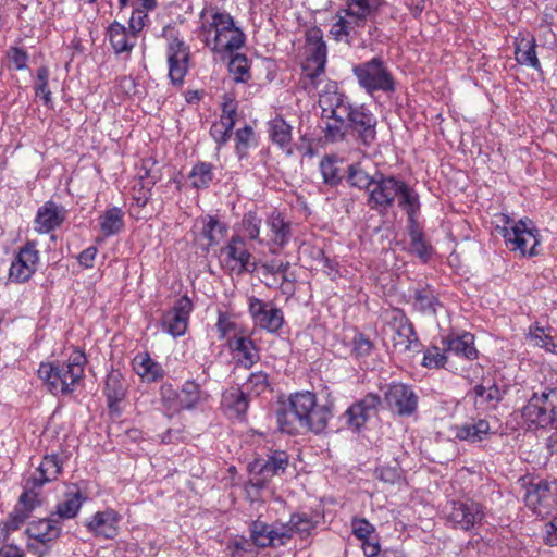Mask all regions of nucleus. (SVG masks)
<instances>
[{"label": "nucleus", "mask_w": 557, "mask_h": 557, "mask_svg": "<svg viewBox=\"0 0 557 557\" xmlns=\"http://www.w3.org/2000/svg\"><path fill=\"white\" fill-rule=\"evenodd\" d=\"M398 200V206L405 210L410 220L420 209L418 194L404 181L393 175L375 173V181L369 191L368 206L381 214H385Z\"/></svg>", "instance_id": "obj_1"}, {"label": "nucleus", "mask_w": 557, "mask_h": 557, "mask_svg": "<svg viewBox=\"0 0 557 557\" xmlns=\"http://www.w3.org/2000/svg\"><path fill=\"white\" fill-rule=\"evenodd\" d=\"M200 35L205 45L215 53H233L245 45L244 32L226 12L215 11L211 21L202 22Z\"/></svg>", "instance_id": "obj_2"}, {"label": "nucleus", "mask_w": 557, "mask_h": 557, "mask_svg": "<svg viewBox=\"0 0 557 557\" xmlns=\"http://www.w3.org/2000/svg\"><path fill=\"white\" fill-rule=\"evenodd\" d=\"M85 363V354L76 350L70 356L67 363H41L38 375L52 394H67L83 377Z\"/></svg>", "instance_id": "obj_3"}, {"label": "nucleus", "mask_w": 557, "mask_h": 557, "mask_svg": "<svg viewBox=\"0 0 557 557\" xmlns=\"http://www.w3.org/2000/svg\"><path fill=\"white\" fill-rule=\"evenodd\" d=\"M352 73L359 86L369 95L377 91L389 94L396 89L393 74L381 57L355 65Z\"/></svg>", "instance_id": "obj_4"}, {"label": "nucleus", "mask_w": 557, "mask_h": 557, "mask_svg": "<svg viewBox=\"0 0 557 557\" xmlns=\"http://www.w3.org/2000/svg\"><path fill=\"white\" fill-rule=\"evenodd\" d=\"M305 53L302 84L306 89L312 90L320 82L326 62V45L320 28L311 27L306 32Z\"/></svg>", "instance_id": "obj_5"}, {"label": "nucleus", "mask_w": 557, "mask_h": 557, "mask_svg": "<svg viewBox=\"0 0 557 557\" xmlns=\"http://www.w3.org/2000/svg\"><path fill=\"white\" fill-rule=\"evenodd\" d=\"M346 9L337 14V22L330 29V34L337 41L350 44L351 34L356 35L357 29L364 26L367 17L371 14L373 3L370 0H347Z\"/></svg>", "instance_id": "obj_6"}, {"label": "nucleus", "mask_w": 557, "mask_h": 557, "mask_svg": "<svg viewBox=\"0 0 557 557\" xmlns=\"http://www.w3.org/2000/svg\"><path fill=\"white\" fill-rule=\"evenodd\" d=\"M484 517L483 506L470 498L453 500L447 507V521L456 530L471 531L481 525Z\"/></svg>", "instance_id": "obj_7"}, {"label": "nucleus", "mask_w": 557, "mask_h": 557, "mask_svg": "<svg viewBox=\"0 0 557 557\" xmlns=\"http://www.w3.org/2000/svg\"><path fill=\"white\" fill-rule=\"evenodd\" d=\"M502 221L504 222V227L502 230L503 236L505 238L507 247L512 251H520L522 256L527 253L529 256H534L535 247L539 244L537 239V230L529 228L527 222L520 220L513 226L508 227L511 223V220L508 215L502 214Z\"/></svg>", "instance_id": "obj_8"}, {"label": "nucleus", "mask_w": 557, "mask_h": 557, "mask_svg": "<svg viewBox=\"0 0 557 557\" xmlns=\"http://www.w3.org/2000/svg\"><path fill=\"white\" fill-rule=\"evenodd\" d=\"M289 463L288 455L283 450H275L267 458L256 459L249 465L250 483L262 488L275 475L285 472Z\"/></svg>", "instance_id": "obj_9"}, {"label": "nucleus", "mask_w": 557, "mask_h": 557, "mask_svg": "<svg viewBox=\"0 0 557 557\" xmlns=\"http://www.w3.org/2000/svg\"><path fill=\"white\" fill-rule=\"evenodd\" d=\"M347 122L359 144L370 147L375 141L377 120L364 106H351L347 111Z\"/></svg>", "instance_id": "obj_10"}, {"label": "nucleus", "mask_w": 557, "mask_h": 557, "mask_svg": "<svg viewBox=\"0 0 557 557\" xmlns=\"http://www.w3.org/2000/svg\"><path fill=\"white\" fill-rule=\"evenodd\" d=\"M384 333L386 336L391 337L393 347L399 352L409 350L411 345L418 342L412 324L400 309H394L392 311Z\"/></svg>", "instance_id": "obj_11"}, {"label": "nucleus", "mask_w": 557, "mask_h": 557, "mask_svg": "<svg viewBox=\"0 0 557 557\" xmlns=\"http://www.w3.org/2000/svg\"><path fill=\"white\" fill-rule=\"evenodd\" d=\"M524 502L537 516H548L557 507V484L547 481L531 484L527 488Z\"/></svg>", "instance_id": "obj_12"}, {"label": "nucleus", "mask_w": 557, "mask_h": 557, "mask_svg": "<svg viewBox=\"0 0 557 557\" xmlns=\"http://www.w3.org/2000/svg\"><path fill=\"white\" fill-rule=\"evenodd\" d=\"M248 309L255 326L269 333H276L284 323L282 309L277 308L272 301H263L251 297Z\"/></svg>", "instance_id": "obj_13"}, {"label": "nucleus", "mask_w": 557, "mask_h": 557, "mask_svg": "<svg viewBox=\"0 0 557 557\" xmlns=\"http://www.w3.org/2000/svg\"><path fill=\"white\" fill-rule=\"evenodd\" d=\"M169 77L175 85H181L186 76L190 61L189 46L175 37L168 45Z\"/></svg>", "instance_id": "obj_14"}, {"label": "nucleus", "mask_w": 557, "mask_h": 557, "mask_svg": "<svg viewBox=\"0 0 557 557\" xmlns=\"http://www.w3.org/2000/svg\"><path fill=\"white\" fill-rule=\"evenodd\" d=\"M38 261L39 253L36 249V243L29 240L20 249L12 262L9 270V278L16 283L28 281L35 273Z\"/></svg>", "instance_id": "obj_15"}, {"label": "nucleus", "mask_w": 557, "mask_h": 557, "mask_svg": "<svg viewBox=\"0 0 557 557\" xmlns=\"http://www.w3.org/2000/svg\"><path fill=\"white\" fill-rule=\"evenodd\" d=\"M191 310V300L187 296L180 297L173 308L163 314L161 320L162 330L173 337L184 335Z\"/></svg>", "instance_id": "obj_16"}, {"label": "nucleus", "mask_w": 557, "mask_h": 557, "mask_svg": "<svg viewBox=\"0 0 557 557\" xmlns=\"http://www.w3.org/2000/svg\"><path fill=\"white\" fill-rule=\"evenodd\" d=\"M384 403L399 416H410L417 409L418 397L410 386L401 383L392 384L384 393Z\"/></svg>", "instance_id": "obj_17"}, {"label": "nucleus", "mask_w": 557, "mask_h": 557, "mask_svg": "<svg viewBox=\"0 0 557 557\" xmlns=\"http://www.w3.org/2000/svg\"><path fill=\"white\" fill-rule=\"evenodd\" d=\"M38 504V494L33 490L25 491L20 496L18 506L10 517L0 524V542L5 541L10 532L17 530Z\"/></svg>", "instance_id": "obj_18"}, {"label": "nucleus", "mask_w": 557, "mask_h": 557, "mask_svg": "<svg viewBox=\"0 0 557 557\" xmlns=\"http://www.w3.org/2000/svg\"><path fill=\"white\" fill-rule=\"evenodd\" d=\"M288 530L284 523L275 522L268 524L263 521L256 520L250 525V536L255 545L258 547L285 545L288 541Z\"/></svg>", "instance_id": "obj_19"}, {"label": "nucleus", "mask_w": 557, "mask_h": 557, "mask_svg": "<svg viewBox=\"0 0 557 557\" xmlns=\"http://www.w3.org/2000/svg\"><path fill=\"white\" fill-rule=\"evenodd\" d=\"M381 404L382 401L377 395L372 393L366 395L363 399L350 406L346 411L348 424L359 430L376 412Z\"/></svg>", "instance_id": "obj_20"}, {"label": "nucleus", "mask_w": 557, "mask_h": 557, "mask_svg": "<svg viewBox=\"0 0 557 557\" xmlns=\"http://www.w3.org/2000/svg\"><path fill=\"white\" fill-rule=\"evenodd\" d=\"M65 219L62 207L52 201L46 202L39 208L35 219V230L39 233H48L59 227Z\"/></svg>", "instance_id": "obj_21"}, {"label": "nucleus", "mask_w": 557, "mask_h": 557, "mask_svg": "<svg viewBox=\"0 0 557 557\" xmlns=\"http://www.w3.org/2000/svg\"><path fill=\"white\" fill-rule=\"evenodd\" d=\"M26 533L30 539L41 544H47L55 541L60 536L61 523L59 519L52 515L50 518L32 521L26 529Z\"/></svg>", "instance_id": "obj_22"}, {"label": "nucleus", "mask_w": 557, "mask_h": 557, "mask_svg": "<svg viewBox=\"0 0 557 557\" xmlns=\"http://www.w3.org/2000/svg\"><path fill=\"white\" fill-rule=\"evenodd\" d=\"M119 516L114 510L96 512L86 523V528L96 536L113 539L117 534Z\"/></svg>", "instance_id": "obj_23"}, {"label": "nucleus", "mask_w": 557, "mask_h": 557, "mask_svg": "<svg viewBox=\"0 0 557 557\" xmlns=\"http://www.w3.org/2000/svg\"><path fill=\"white\" fill-rule=\"evenodd\" d=\"M515 55L519 64L535 70L541 69V63L536 55V40L533 35L519 34L516 38Z\"/></svg>", "instance_id": "obj_24"}, {"label": "nucleus", "mask_w": 557, "mask_h": 557, "mask_svg": "<svg viewBox=\"0 0 557 557\" xmlns=\"http://www.w3.org/2000/svg\"><path fill=\"white\" fill-rule=\"evenodd\" d=\"M230 346L237 358V363L246 369L251 368L260 359L259 349L250 337L236 336Z\"/></svg>", "instance_id": "obj_25"}, {"label": "nucleus", "mask_w": 557, "mask_h": 557, "mask_svg": "<svg viewBox=\"0 0 557 557\" xmlns=\"http://www.w3.org/2000/svg\"><path fill=\"white\" fill-rule=\"evenodd\" d=\"M351 528L352 534L362 541L366 557H374L381 552L379 541L372 537L375 528L368 520L354 518Z\"/></svg>", "instance_id": "obj_26"}, {"label": "nucleus", "mask_w": 557, "mask_h": 557, "mask_svg": "<svg viewBox=\"0 0 557 557\" xmlns=\"http://www.w3.org/2000/svg\"><path fill=\"white\" fill-rule=\"evenodd\" d=\"M209 394L201 389L200 385L194 380L186 381L181 389L178 397V408L181 410H191L207 401Z\"/></svg>", "instance_id": "obj_27"}, {"label": "nucleus", "mask_w": 557, "mask_h": 557, "mask_svg": "<svg viewBox=\"0 0 557 557\" xmlns=\"http://www.w3.org/2000/svg\"><path fill=\"white\" fill-rule=\"evenodd\" d=\"M319 106L322 110L321 119L338 117L347 115V111L351 107L346 102L344 96L338 92H326L319 98Z\"/></svg>", "instance_id": "obj_28"}, {"label": "nucleus", "mask_w": 557, "mask_h": 557, "mask_svg": "<svg viewBox=\"0 0 557 557\" xmlns=\"http://www.w3.org/2000/svg\"><path fill=\"white\" fill-rule=\"evenodd\" d=\"M224 251L231 260L239 263V272H252L255 270V263H250L251 253L246 248L243 237L238 235L233 236L225 246Z\"/></svg>", "instance_id": "obj_29"}, {"label": "nucleus", "mask_w": 557, "mask_h": 557, "mask_svg": "<svg viewBox=\"0 0 557 557\" xmlns=\"http://www.w3.org/2000/svg\"><path fill=\"white\" fill-rule=\"evenodd\" d=\"M134 371L147 382H156L164 376V370L148 354H138L133 359Z\"/></svg>", "instance_id": "obj_30"}, {"label": "nucleus", "mask_w": 557, "mask_h": 557, "mask_svg": "<svg viewBox=\"0 0 557 557\" xmlns=\"http://www.w3.org/2000/svg\"><path fill=\"white\" fill-rule=\"evenodd\" d=\"M504 392L495 384H479L475 385L469 395H473L474 405L476 408L485 407L494 409L498 405L499 401L504 398Z\"/></svg>", "instance_id": "obj_31"}, {"label": "nucleus", "mask_w": 557, "mask_h": 557, "mask_svg": "<svg viewBox=\"0 0 557 557\" xmlns=\"http://www.w3.org/2000/svg\"><path fill=\"white\" fill-rule=\"evenodd\" d=\"M522 418L529 425L545 428L552 424V418L545 412V408L543 409L537 393H534L528 404L522 408Z\"/></svg>", "instance_id": "obj_32"}, {"label": "nucleus", "mask_w": 557, "mask_h": 557, "mask_svg": "<svg viewBox=\"0 0 557 557\" xmlns=\"http://www.w3.org/2000/svg\"><path fill=\"white\" fill-rule=\"evenodd\" d=\"M445 350L453 352L457 356L472 360L476 358V349L474 347V337L470 333H465L460 336L447 337L444 341Z\"/></svg>", "instance_id": "obj_33"}, {"label": "nucleus", "mask_w": 557, "mask_h": 557, "mask_svg": "<svg viewBox=\"0 0 557 557\" xmlns=\"http://www.w3.org/2000/svg\"><path fill=\"white\" fill-rule=\"evenodd\" d=\"M62 469V462L54 454L44 457L38 468L39 476L33 478V491L35 487L44 485L46 482L53 481L58 478Z\"/></svg>", "instance_id": "obj_34"}, {"label": "nucleus", "mask_w": 557, "mask_h": 557, "mask_svg": "<svg viewBox=\"0 0 557 557\" xmlns=\"http://www.w3.org/2000/svg\"><path fill=\"white\" fill-rule=\"evenodd\" d=\"M490 434V423L485 419H479L474 423H466L457 426L456 437L470 443L482 442Z\"/></svg>", "instance_id": "obj_35"}, {"label": "nucleus", "mask_w": 557, "mask_h": 557, "mask_svg": "<svg viewBox=\"0 0 557 557\" xmlns=\"http://www.w3.org/2000/svg\"><path fill=\"white\" fill-rule=\"evenodd\" d=\"M276 422L278 429L287 434H298L304 432L306 420H302L288 405L276 412Z\"/></svg>", "instance_id": "obj_36"}, {"label": "nucleus", "mask_w": 557, "mask_h": 557, "mask_svg": "<svg viewBox=\"0 0 557 557\" xmlns=\"http://www.w3.org/2000/svg\"><path fill=\"white\" fill-rule=\"evenodd\" d=\"M248 394L237 387L225 391L222 395V405L233 411L237 417L243 416L248 409Z\"/></svg>", "instance_id": "obj_37"}, {"label": "nucleus", "mask_w": 557, "mask_h": 557, "mask_svg": "<svg viewBox=\"0 0 557 557\" xmlns=\"http://www.w3.org/2000/svg\"><path fill=\"white\" fill-rule=\"evenodd\" d=\"M330 418V408L315 403L313 409L309 411L306 418L307 425H304V432L311 431L315 434L323 432L327 426Z\"/></svg>", "instance_id": "obj_38"}, {"label": "nucleus", "mask_w": 557, "mask_h": 557, "mask_svg": "<svg viewBox=\"0 0 557 557\" xmlns=\"http://www.w3.org/2000/svg\"><path fill=\"white\" fill-rule=\"evenodd\" d=\"M104 393L110 406L124 398L126 393V382L120 371L113 370L107 375Z\"/></svg>", "instance_id": "obj_39"}, {"label": "nucleus", "mask_w": 557, "mask_h": 557, "mask_svg": "<svg viewBox=\"0 0 557 557\" xmlns=\"http://www.w3.org/2000/svg\"><path fill=\"white\" fill-rule=\"evenodd\" d=\"M271 232V242L278 246L284 247L290 238V224L286 222L281 214H272L267 221Z\"/></svg>", "instance_id": "obj_40"}, {"label": "nucleus", "mask_w": 557, "mask_h": 557, "mask_svg": "<svg viewBox=\"0 0 557 557\" xmlns=\"http://www.w3.org/2000/svg\"><path fill=\"white\" fill-rule=\"evenodd\" d=\"M413 298L414 308L422 313L435 315L437 307L441 306L434 290L430 286L416 289Z\"/></svg>", "instance_id": "obj_41"}, {"label": "nucleus", "mask_w": 557, "mask_h": 557, "mask_svg": "<svg viewBox=\"0 0 557 557\" xmlns=\"http://www.w3.org/2000/svg\"><path fill=\"white\" fill-rule=\"evenodd\" d=\"M110 44L115 53L129 52L134 42H131L124 25L113 22L108 28Z\"/></svg>", "instance_id": "obj_42"}, {"label": "nucleus", "mask_w": 557, "mask_h": 557, "mask_svg": "<svg viewBox=\"0 0 557 557\" xmlns=\"http://www.w3.org/2000/svg\"><path fill=\"white\" fill-rule=\"evenodd\" d=\"M83 500L84 498L79 491L67 493L64 500L59 503L57 506L54 513V516H57L55 518L59 519V521L74 518L77 515Z\"/></svg>", "instance_id": "obj_43"}, {"label": "nucleus", "mask_w": 557, "mask_h": 557, "mask_svg": "<svg viewBox=\"0 0 557 557\" xmlns=\"http://www.w3.org/2000/svg\"><path fill=\"white\" fill-rule=\"evenodd\" d=\"M269 134L273 143L285 147L292 140V126L281 116H276L269 122Z\"/></svg>", "instance_id": "obj_44"}, {"label": "nucleus", "mask_w": 557, "mask_h": 557, "mask_svg": "<svg viewBox=\"0 0 557 557\" xmlns=\"http://www.w3.org/2000/svg\"><path fill=\"white\" fill-rule=\"evenodd\" d=\"M123 225V212L116 207L107 210L100 216V228L107 236L117 234Z\"/></svg>", "instance_id": "obj_45"}, {"label": "nucleus", "mask_w": 557, "mask_h": 557, "mask_svg": "<svg viewBox=\"0 0 557 557\" xmlns=\"http://www.w3.org/2000/svg\"><path fill=\"white\" fill-rule=\"evenodd\" d=\"M317 403V397L313 393L302 392L296 393L289 397L288 405L296 412V416L306 420L310 410L313 409V405Z\"/></svg>", "instance_id": "obj_46"}, {"label": "nucleus", "mask_w": 557, "mask_h": 557, "mask_svg": "<svg viewBox=\"0 0 557 557\" xmlns=\"http://www.w3.org/2000/svg\"><path fill=\"white\" fill-rule=\"evenodd\" d=\"M285 529L288 530V540L298 534L300 537H306L315 528V523L307 515H293L288 523H284Z\"/></svg>", "instance_id": "obj_47"}, {"label": "nucleus", "mask_w": 557, "mask_h": 557, "mask_svg": "<svg viewBox=\"0 0 557 557\" xmlns=\"http://www.w3.org/2000/svg\"><path fill=\"white\" fill-rule=\"evenodd\" d=\"M213 165L207 162H198L189 173V180L193 187L200 189L207 188L213 180Z\"/></svg>", "instance_id": "obj_48"}, {"label": "nucleus", "mask_w": 557, "mask_h": 557, "mask_svg": "<svg viewBox=\"0 0 557 557\" xmlns=\"http://www.w3.org/2000/svg\"><path fill=\"white\" fill-rule=\"evenodd\" d=\"M227 227L213 216H207L201 235L208 240V247L218 245L224 237Z\"/></svg>", "instance_id": "obj_49"}, {"label": "nucleus", "mask_w": 557, "mask_h": 557, "mask_svg": "<svg viewBox=\"0 0 557 557\" xmlns=\"http://www.w3.org/2000/svg\"><path fill=\"white\" fill-rule=\"evenodd\" d=\"M326 120L324 126L325 138L330 141H339L344 139L346 129L348 128L347 115L338 117H324Z\"/></svg>", "instance_id": "obj_50"}, {"label": "nucleus", "mask_w": 557, "mask_h": 557, "mask_svg": "<svg viewBox=\"0 0 557 557\" xmlns=\"http://www.w3.org/2000/svg\"><path fill=\"white\" fill-rule=\"evenodd\" d=\"M347 181L351 186L359 189H367L369 193L375 181V175L370 176L359 164H351L348 168Z\"/></svg>", "instance_id": "obj_51"}, {"label": "nucleus", "mask_w": 557, "mask_h": 557, "mask_svg": "<svg viewBox=\"0 0 557 557\" xmlns=\"http://www.w3.org/2000/svg\"><path fill=\"white\" fill-rule=\"evenodd\" d=\"M249 61L245 54L236 53L228 62V71L235 82H247L250 78Z\"/></svg>", "instance_id": "obj_52"}, {"label": "nucleus", "mask_w": 557, "mask_h": 557, "mask_svg": "<svg viewBox=\"0 0 557 557\" xmlns=\"http://www.w3.org/2000/svg\"><path fill=\"white\" fill-rule=\"evenodd\" d=\"M269 387V376L262 371L251 373L245 383V392L249 396H259L268 391Z\"/></svg>", "instance_id": "obj_53"}, {"label": "nucleus", "mask_w": 557, "mask_h": 557, "mask_svg": "<svg viewBox=\"0 0 557 557\" xmlns=\"http://www.w3.org/2000/svg\"><path fill=\"white\" fill-rule=\"evenodd\" d=\"M320 172L323 183L329 186H336L342 177L338 173V168L335 165V158L325 156L320 161Z\"/></svg>", "instance_id": "obj_54"}, {"label": "nucleus", "mask_w": 557, "mask_h": 557, "mask_svg": "<svg viewBox=\"0 0 557 557\" xmlns=\"http://www.w3.org/2000/svg\"><path fill=\"white\" fill-rule=\"evenodd\" d=\"M48 77H49V71L46 66H41L37 71L36 75V82H35V94L37 97H41L44 100V103L46 106L50 104L52 102L51 98V91L48 88Z\"/></svg>", "instance_id": "obj_55"}, {"label": "nucleus", "mask_w": 557, "mask_h": 557, "mask_svg": "<svg viewBox=\"0 0 557 557\" xmlns=\"http://www.w3.org/2000/svg\"><path fill=\"white\" fill-rule=\"evenodd\" d=\"M540 401L545 408V412L552 418V424L557 422V388H550L548 391L537 394Z\"/></svg>", "instance_id": "obj_56"}, {"label": "nucleus", "mask_w": 557, "mask_h": 557, "mask_svg": "<svg viewBox=\"0 0 557 557\" xmlns=\"http://www.w3.org/2000/svg\"><path fill=\"white\" fill-rule=\"evenodd\" d=\"M253 139V129L251 126L246 125L245 127L236 132V152L239 159L247 156V150Z\"/></svg>", "instance_id": "obj_57"}, {"label": "nucleus", "mask_w": 557, "mask_h": 557, "mask_svg": "<svg viewBox=\"0 0 557 557\" xmlns=\"http://www.w3.org/2000/svg\"><path fill=\"white\" fill-rule=\"evenodd\" d=\"M409 236L412 251H414L420 258H428L430 256L431 247L424 240L423 233L417 228H412Z\"/></svg>", "instance_id": "obj_58"}, {"label": "nucleus", "mask_w": 557, "mask_h": 557, "mask_svg": "<svg viewBox=\"0 0 557 557\" xmlns=\"http://www.w3.org/2000/svg\"><path fill=\"white\" fill-rule=\"evenodd\" d=\"M244 232L250 239H258L261 227V219L253 212H248L242 220Z\"/></svg>", "instance_id": "obj_59"}, {"label": "nucleus", "mask_w": 557, "mask_h": 557, "mask_svg": "<svg viewBox=\"0 0 557 557\" xmlns=\"http://www.w3.org/2000/svg\"><path fill=\"white\" fill-rule=\"evenodd\" d=\"M160 395L163 404L174 411H180L178 397L180 392L175 391L171 384H163L160 388Z\"/></svg>", "instance_id": "obj_60"}, {"label": "nucleus", "mask_w": 557, "mask_h": 557, "mask_svg": "<svg viewBox=\"0 0 557 557\" xmlns=\"http://www.w3.org/2000/svg\"><path fill=\"white\" fill-rule=\"evenodd\" d=\"M446 362V356L438 347H432L424 352L422 364L426 368H441Z\"/></svg>", "instance_id": "obj_61"}, {"label": "nucleus", "mask_w": 557, "mask_h": 557, "mask_svg": "<svg viewBox=\"0 0 557 557\" xmlns=\"http://www.w3.org/2000/svg\"><path fill=\"white\" fill-rule=\"evenodd\" d=\"M352 344V350L358 357L368 356L373 349V343L362 333H359L354 337Z\"/></svg>", "instance_id": "obj_62"}, {"label": "nucleus", "mask_w": 557, "mask_h": 557, "mask_svg": "<svg viewBox=\"0 0 557 557\" xmlns=\"http://www.w3.org/2000/svg\"><path fill=\"white\" fill-rule=\"evenodd\" d=\"M8 58L16 70H24L27 65V53L17 47H12L8 51Z\"/></svg>", "instance_id": "obj_63"}, {"label": "nucleus", "mask_w": 557, "mask_h": 557, "mask_svg": "<svg viewBox=\"0 0 557 557\" xmlns=\"http://www.w3.org/2000/svg\"><path fill=\"white\" fill-rule=\"evenodd\" d=\"M210 135L218 144H225L232 133L223 126V123L214 122L210 128Z\"/></svg>", "instance_id": "obj_64"}]
</instances>
